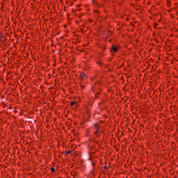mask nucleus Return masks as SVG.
Here are the masks:
<instances>
[{"label": "nucleus", "instance_id": "obj_5", "mask_svg": "<svg viewBox=\"0 0 178 178\" xmlns=\"http://www.w3.org/2000/svg\"><path fill=\"white\" fill-rule=\"evenodd\" d=\"M51 172H55V169L54 168H51Z\"/></svg>", "mask_w": 178, "mask_h": 178}, {"label": "nucleus", "instance_id": "obj_3", "mask_svg": "<svg viewBox=\"0 0 178 178\" xmlns=\"http://www.w3.org/2000/svg\"><path fill=\"white\" fill-rule=\"evenodd\" d=\"M87 77V75L86 74H81V79H84Z\"/></svg>", "mask_w": 178, "mask_h": 178}, {"label": "nucleus", "instance_id": "obj_2", "mask_svg": "<svg viewBox=\"0 0 178 178\" xmlns=\"http://www.w3.org/2000/svg\"><path fill=\"white\" fill-rule=\"evenodd\" d=\"M111 52H118V47L116 46H112Z\"/></svg>", "mask_w": 178, "mask_h": 178}, {"label": "nucleus", "instance_id": "obj_4", "mask_svg": "<svg viewBox=\"0 0 178 178\" xmlns=\"http://www.w3.org/2000/svg\"><path fill=\"white\" fill-rule=\"evenodd\" d=\"M73 105H76V102H71V106H73Z\"/></svg>", "mask_w": 178, "mask_h": 178}, {"label": "nucleus", "instance_id": "obj_6", "mask_svg": "<svg viewBox=\"0 0 178 178\" xmlns=\"http://www.w3.org/2000/svg\"><path fill=\"white\" fill-rule=\"evenodd\" d=\"M67 154H70V151H67L66 152Z\"/></svg>", "mask_w": 178, "mask_h": 178}, {"label": "nucleus", "instance_id": "obj_1", "mask_svg": "<svg viewBox=\"0 0 178 178\" xmlns=\"http://www.w3.org/2000/svg\"><path fill=\"white\" fill-rule=\"evenodd\" d=\"M94 127L96 130L95 134L97 135V134H98V131H99V127L97 124H95Z\"/></svg>", "mask_w": 178, "mask_h": 178}]
</instances>
